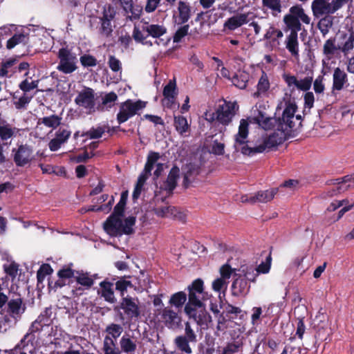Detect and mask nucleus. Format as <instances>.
Listing matches in <instances>:
<instances>
[{
  "mask_svg": "<svg viewBox=\"0 0 354 354\" xmlns=\"http://www.w3.org/2000/svg\"><path fill=\"white\" fill-rule=\"evenodd\" d=\"M293 128L283 127L278 129L264 139L262 144L257 147H249L248 137L249 134V122L248 119H241L238 133L234 135V148L236 151H241L246 156H253L263 153L266 149H270L282 144L290 138L294 137Z\"/></svg>",
  "mask_w": 354,
  "mask_h": 354,
  "instance_id": "obj_1",
  "label": "nucleus"
},
{
  "mask_svg": "<svg viewBox=\"0 0 354 354\" xmlns=\"http://www.w3.org/2000/svg\"><path fill=\"white\" fill-rule=\"evenodd\" d=\"M293 128L283 127L278 129L264 139L262 144L257 147H249L248 137L249 134V122L248 119H241L238 133L234 135V148L236 151H241L246 156H253L263 153L266 149H270L282 144L290 138L294 137Z\"/></svg>",
  "mask_w": 354,
  "mask_h": 354,
  "instance_id": "obj_2",
  "label": "nucleus"
},
{
  "mask_svg": "<svg viewBox=\"0 0 354 354\" xmlns=\"http://www.w3.org/2000/svg\"><path fill=\"white\" fill-rule=\"evenodd\" d=\"M188 301L184 307V313L189 319L195 322L203 330H207L212 324V316L206 310L205 301L210 295L204 290L201 279L194 280L187 287Z\"/></svg>",
  "mask_w": 354,
  "mask_h": 354,
  "instance_id": "obj_3",
  "label": "nucleus"
},
{
  "mask_svg": "<svg viewBox=\"0 0 354 354\" xmlns=\"http://www.w3.org/2000/svg\"><path fill=\"white\" fill-rule=\"evenodd\" d=\"M284 104V109L281 117H267L264 113L259 111L258 115L254 118L256 123H257L262 129L265 130L282 129L283 127L294 128L295 122L293 118L297 110V106L294 98L287 93L283 98V101L277 105V109H280Z\"/></svg>",
  "mask_w": 354,
  "mask_h": 354,
  "instance_id": "obj_4",
  "label": "nucleus"
},
{
  "mask_svg": "<svg viewBox=\"0 0 354 354\" xmlns=\"http://www.w3.org/2000/svg\"><path fill=\"white\" fill-rule=\"evenodd\" d=\"M125 206L126 205L118 202L113 212L104 223V230L111 236L117 237L123 234L130 235L135 232L133 229L136 221L135 216H130L124 221L122 220Z\"/></svg>",
  "mask_w": 354,
  "mask_h": 354,
  "instance_id": "obj_5",
  "label": "nucleus"
},
{
  "mask_svg": "<svg viewBox=\"0 0 354 354\" xmlns=\"http://www.w3.org/2000/svg\"><path fill=\"white\" fill-rule=\"evenodd\" d=\"M239 109V106L236 102L223 100V103L219 104L215 113L210 115V118L207 120L211 122L216 120L222 125L227 126L231 123Z\"/></svg>",
  "mask_w": 354,
  "mask_h": 354,
  "instance_id": "obj_6",
  "label": "nucleus"
},
{
  "mask_svg": "<svg viewBox=\"0 0 354 354\" xmlns=\"http://www.w3.org/2000/svg\"><path fill=\"white\" fill-rule=\"evenodd\" d=\"M117 15L116 9L110 3L103 6L100 15L97 17L99 19L98 33L104 37H110L113 31L112 21L115 20Z\"/></svg>",
  "mask_w": 354,
  "mask_h": 354,
  "instance_id": "obj_7",
  "label": "nucleus"
},
{
  "mask_svg": "<svg viewBox=\"0 0 354 354\" xmlns=\"http://www.w3.org/2000/svg\"><path fill=\"white\" fill-rule=\"evenodd\" d=\"M123 331L122 327L118 324H111L106 327L105 332L109 335L105 336L102 351L103 354H121L120 350L116 346L114 339L120 336Z\"/></svg>",
  "mask_w": 354,
  "mask_h": 354,
  "instance_id": "obj_8",
  "label": "nucleus"
},
{
  "mask_svg": "<svg viewBox=\"0 0 354 354\" xmlns=\"http://www.w3.org/2000/svg\"><path fill=\"white\" fill-rule=\"evenodd\" d=\"M146 106V102L140 100L136 102L132 100H127L120 105V109L117 113V121L119 124L127 122L135 116L140 110Z\"/></svg>",
  "mask_w": 354,
  "mask_h": 354,
  "instance_id": "obj_9",
  "label": "nucleus"
},
{
  "mask_svg": "<svg viewBox=\"0 0 354 354\" xmlns=\"http://www.w3.org/2000/svg\"><path fill=\"white\" fill-rule=\"evenodd\" d=\"M57 57L59 59V64L57 66V69L59 71L64 74H70L77 69V55L72 53L71 50L68 47L59 48Z\"/></svg>",
  "mask_w": 354,
  "mask_h": 354,
  "instance_id": "obj_10",
  "label": "nucleus"
},
{
  "mask_svg": "<svg viewBox=\"0 0 354 354\" xmlns=\"http://www.w3.org/2000/svg\"><path fill=\"white\" fill-rule=\"evenodd\" d=\"M113 310L115 311L122 310L127 318L130 320L136 319L140 316L138 299L129 296L122 298L120 304L114 306Z\"/></svg>",
  "mask_w": 354,
  "mask_h": 354,
  "instance_id": "obj_11",
  "label": "nucleus"
},
{
  "mask_svg": "<svg viewBox=\"0 0 354 354\" xmlns=\"http://www.w3.org/2000/svg\"><path fill=\"white\" fill-rule=\"evenodd\" d=\"M13 160L17 167H24L33 159L32 148L27 144H21L17 149L12 150Z\"/></svg>",
  "mask_w": 354,
  "mask_h": 354,
  "instance_id": "obj_12",
  "label": "nucleus"
},
{
  "mask_svg": "<svg viewBox=\"0 0 354 354\" xmlns=\"http://www.w3.org/2000/svg\"><path fill=\"white\" fill-rule=\"evenodd\" d=\"M26 310V305L21 295L13 293L8 301L6 312L15 319H19Z\"/></svg>",
  "mask_w": 354,
  "mask_h": 354,
  "instance_id": "obj_13",
  "label": "nucleus"
},
{
  "mask_svg": "<svg viewBox=\"0 0 354 354\" xmlns=\"http://www.w3.org/2000/svg\"><path fill=\"white\" fill-rule=\"evenodd\" d=\"M180 313L169 306L165 307L159 314L160 320L169 329L178 328L182 322Z\"/></svg>",
  "mask_w": 354,
  "mask_h": 354,
  "instance_id": "obj_14",
  "label": "nucleus"
},
{
  "mask_svg": "<svg viewBox=\"0 0 354 354\" xmlns=\"http://www.w3.org/2000/svg\"><path fill=\"white\" fill-rule=\"evenodd\" d=\"M234 277L235 279L232 283V295L236 297L246 295L250 288L249 282L243 278L241 274L234 273Z\"/></svg>",
  "mask_w": 354,
  "mask_h": 354,
  "instance_id": "obj_15",
  "label": "nucleus"
},
{
  "mask_svg": "<svg viewBox=\"0 0 354 354\" xmlns=\"http://www.w3.org/2000/svg\"><path fill=\"white\" fill-rule=\"evenodd\" d=\"M75 102L80 106L91 109L95 106L94 92L91 88H86L80 92L76 98Z\"/></svg>",
  "mask_w": 354,
  "mask_h": 354,
  "instance_id": "obj_16",
  "label": "nucleus"
},
{
  "mask_svg": "<svg viewBox=\"0 0 354 354\" xmlns=\"http://www.w3.org/2000/svg\"><path fill=\"white\" fill-rule=\"evenodd\" d=\"M183 170V186L185 189H187L190 185L194 182L195 178L200 174V167L194 164L189 163L187 164Z\"/></svg>",
  "mask_w": 354,
  "mask_h": 354,
  "instance_id": "obj_17",
  "label": "nucleus"
},
{
  "mask_svg": "<svg viewBox=\"0 0 354 354\" xmlns=\"http://www.w3.org/2000/svg\"><path fill=\"white\" fill-rule=\"evenodd\" d=\"M178 17L177 23L178 24H185L191 18L192 15V8L189 3L179 1L178 3Z\"/></svg>",
  "mask_w": 354,
  "mask_h": 354,
  "instance_id": "obj_18",
  "label": "nucleus"
},
{
  "mask_svg": "<svg viewBox=\"0 0 354 354\" xmlns=\"http://www.w3.org/2000/svg\"><path fill=\"white\" fill-rule=\"evenodd\" d=\"M180 176V169L174 165L170 169L167 178L164 183V189L168 193H173L177 186V181Z\"/></svg>",
  "mask_w": 354,
  "mask_h": 354,
  "instance_id": "obj_19",
  "label": "nucleus"
},
{
  "mask_svg": "<svg viewBox=\"0 0 354 354\" xmlns=\"http://www.w3.org/2000/svg\"><path fill=\"white\" fill-rule=\"evenodd\" d=\"M270 87V83L267 73L262 71L261 75L257 85V91L253 93V97L259 98L267 95Z\"/></svg>",
  "mask_w": 354,
  "mask_h": 354,
  "instance_id": "obj_20",
  "label": "nucleus"
},
{
  "mask_svg": "<svg viewBox=\"0 0 354 354\" xmlns=\"http://www.w3.org/2000/svg\"><path fill=\"white\" fill-rule=\"evenodd\" d=\"M52 308L50 307L46 308L38 316L37 319L31 325V332H32V328H35L36 331L39 330V328L37 325H39L41 328L44 326H48L52 323Z\"/></svg>",
  "mask_w": 354,
  "mask_h": 354,
  "instance_id": "obj_21",
  "label": "nucleus"
},
{
  "mask_svg": "<svg viewBox=\"0 0 354 354\" xmlns=\"http://www.w3.org/2000/svg\"><path fill=\"white\" fill-rule=\"evenodd\" d=\"M187 301H188L187 294L183 291H179L171 295L168 303L170 305L169 307L181 312L183 308H184L185 306Z\"/></svg>",
  "mask_w": 354,
  "mask_h": 354,
  "instance_id": "obj_22",
  "label": "nucleus"
},
{
  "mask_svg": "<svg viewBox=\"0 0 354 354\" xmlns=\"http://www.w3.org/2000/svg\"><path fill=\"white\" fill-rule=\"evenodd\" d=\"M278 191L279 188L259 191L252 195V198L250 199L252 204L257 203H268L274 198Z\"/></svg>",
  "mask_w": 354,
  "mask_h": 354,
  "instance_id": "obj_23",
  "label": "nucleus"
},
{
  "mask_svg": "<svg viewBox=\"0 0 354 354\" xmlns=\"http://www.w3.org/2000/svg\"><path fill=\"white\" fill-rule=\"evenodd\" d=\"M347 81V74L345 71L339 67L335 68L333 75V90L341 91Z\"/></svg>",
  "mask_w": 354,
  "mask_h": 354,
  "instance_id": "obj_24",
  "label": "nucleus"
},
{
  "mask_svg": "<svg viewBox=\"0 0 354 354\" xmlns=\"http://www.w3.org/2000/svg\"><path fill=\"white\" fill-rule=\"evenodd\" d=\"M113 286V283L106 279L100 283L101 296L106 301L110 304H115L117 301V299L114 296Z\"/></svg>",
  "mask_w": 354,
  "mask_h": 354,
  "instance_id": "obj_25",
  "label": "nucleus"
},
{
  "mask_svg": "<svg viewBox=\"0 0 354 354\" xmlns=\"http://www.w3.org/2000/svg\"><path fill=\"white\" fill-rule=\"evenodd\" d=\"M248 15L245 13L232 16L225 22L224 27L228 30H234L243 24H246L248 22Z\"/></svg>",
  "mask_w": 354,
  "mask_h": 354,
  "instance_id": "obj_26",
  "label": "nucleus"
},
{
  "mask_svg": "<svg viewBox=\"0 0 354 354\" xmlns=\"http://www.w3.org/2000/svg\"><path fill=\"white\" fill-rule=\"evenodd\" d=\"M126 20L130 21H138L140 19L143 13V7L140 5L134 4L128 6L127 8L122 9Z\"/></svg>",
  "mask_w": 354,
  "mask_h": 354,
  "instance_id": "obj_27",
  "label": "nucleus"
},
{
  "mask_svg": "<svg viewBox=\"0 0 354 354\" xmlns=\"http://www.w3.org/2000/svg\"><path fill=\"white\" fill-rule=\"evenodd\" d=\"M286 48L291 55L295 58L299 56L298 33L290 32L285 41Z\"/></svg>",
  "mask_w": 354,
  "mask_h": 354,
  "instance_id": "obj_28",
  "label": "nucleus"
},
{
  "mask_svg": "<svg viewBox=\"0 0 354 354\" xmlns=\"http://www.w3.org/2000/svg\"><path fill=\"white\" fill-rule=\"evenodd\" d=\"M142 31L147 32V36L153 38H160L167 32V28L164 25L146 23L142 26Z\"/></svg>",
  "mask_w": 354,
  "mask_h": 354,
  "instance_id": "obj_29",
  "label": "nucleus"
},
{
  "mask_svg": "<svg viewBox=\"0 0 354 354\" xmlns=\"http://www.w3.org/2000/svg\"><path fill=\"white\" fill-rule=\"evenodd\" d=\"M176 91V84L175 80H169L168 84L165 86L162 91L165 100L167 101L166 106L167 107H171L174 103L176 95H177Z\"/></svg>",
  "mask_w": 354,
  "mask_h": 354,
  "instance_id": "obj_30",
  "label": "nucleus"
},
{
  "mask_svg": "<svg viewBox=\"0 0 354 354\" xmlns=\"http://www.w3.org/2000/svg\"><path fill=\"white\" fill-rule=\"evenodd\" d=\"M250 75L245 71H238L232 76L231 81L236 87L245 89L250 80Z\"/></svg>",
  "mask_w": 354,
  "mask_h": 354,
  "instance_id": "obj_31",
  "label": "nucleus"
},
{
  "mask_svg": "<svg viewBox=\"0 0 354 354\" xmlns=\"http://www.w3.org/2000/svg\"><path fill=\"white\" fill-rule=\"evenodd\" d=\"M29 39L28 33H15L7 41L6 48L12 49L18 44L26 46L29 43Z\"/></svg>",
  "mask_w": 354,
  "mask_h": 354,
  "instance_id": "obj_32",
  "label": "nucleus"
},
{
  "mask_svg": "<svg viewBox=\"0 0 354 354\" xmlns=\"http://www.w3.org/2000/svg\"><path fill=\"white\" fill-rule=\"evenodd\" d=\"M120 345L121 351L128 353L133 354L137 348V345L135 341H133L129 335H123L120 340Z\"/></svg>",
  "mask_w": 354,
  "mask_h": 354,
  "instance_id": "obj_33",
  "label": "nucleus"
},
{
  "mask_svg": "<svg viewBox=\"0 0 354 354\" xmlns=\"http://www.w3.org/2000/svg\"><path fill=\"white\" fill-rule=\"evenodd\" d=\"M301 19H297L292 15H286L283 17V22L290 32L298 33L301 30Z\"/></svg>",
  "mask_w": 354,
  "mask_h": 354,
  "instance_id": "obj_34",
  "label": "nucleus"
},
{
  "mask_svg": "<svg viewBox=\"0 0 354 354\" xmlns=\"http://www.w3.org/2000/svg\"><path fill=\"white\" fill-rule=\"evenodd\" d=\"M189 342H191V341L184 335H178L174 340L176 347L179 351L185 353L186 354H191L192 352V348L189 346Z\"/></svg>",
  "mask_w": 354,
  "mask_h": 354,
  "instance_id": "obj_35",
  "label": "nucleus"
},
{
  "mask_svg": "<svg viewBox=\"0 0 354 354\" xmlns=\"http://www.w3.org/2000/svg\"><path fill=\"white\" fill-rule=\"evenodd\" d=\"M289 12L290 13L288 14V15H292L293 17L301 19V21L306 24H310V18L305 13L301 6H293L290 8Z\"/></svg>",
  "mask_w": 354,
  "mask_h": 354,
  "instance_id": "obj_36",
  "label": "nucleus"
},
{
  "mask_svg": "<svg viewBox=\"0 0 354 354\" xmlns=\"http://www.w3.org/2000/svg\"><path fill=\"white\" fill-rule=\"evenodd\" d=\"M62 118L57 115H51L48 117L39 118L37 124H43L48 128L56 129L61 124Z\"/></svg>",
  "mask_w": 354,
  "mask_h": 354,
  "instance_id": "obj_37",
  "label": "nucleus"
},
{
  "mask_svg": "<svg viewBox=\"0 0 354 354\" xmlns=\"http://www.w3.org/2000/svg\"><path fill=\"white\" fill-rule=\"evenodd\" d=\"M338 50V48L335 45V38H330L327 39L323 47V53L328 60L331 59Z\"/></svg>",
  "mask_w": 354,
  "mask_h": 354,
  "instance_id": "obj_38",
  "label": "nucleus"
},
{
  "mask_svg": "<svg viewBox=\"0 0 354 354\" xmlns=\"http://www.w3.org/2000/svg\"><path fill=\"white\" fill-rule=\"evenodd\" d=\"M174 127L180 136H183L189 130V125L186 118L182 115L174 116Z\"/></svg>",
  "mask_w": 354,
  "mask_h": 354,
  "instance_id": "obj_39",
  "label": "nucleus"
},
{
  "mask_svg": "<svg viewBox=\"0 0 354 354\" xmlns=\"http://www.w3.org/2000/svg\"><path fill=\"white\" fill-rule=\"evenodd\" d=\"M239 274H241L243 278L247 279V281L255 282L256 278L259 276L256 268L253 266H241L239 269Z\"/></svg>",
  "mask_w": 354,
  "mask_h": 354,
  "instance_id": "obj_40",
  "label": "nucleus"
},
{
  "mask_svg": "<svg viewBox=\"0 0 354 354\" xmlns=\"http://www.w3.org/2000/svg\"><path fill=\"white\" fill-rule=\"evenodd\" d=\"M262 5L272 11L274 16H277L282 11L281 0H262Z\"/></svg>",
  "mask_w": 354,
  "mask_h": 354,
  "instance_id": "obj_41",
  "label": "nucleus"
},
{
  "mask_svg": "<svg viewBox=\"0 0 354 354\" xmlns=\"http://www.w3.org/2000/svg\"><path fill=\"white\" fill-rule=\"evenodd\" d=\"M106 127H91L88 131L84 132L82 136H86L90 139H98L102 138V135L106 132Z\"/></svg>",
  "mask_w": 354,
  "mask_h": 354,
  "instance_id": "obj_42",
  "label": "nucleus"
},
{
  "mask_svg": "<svg viewBox=\"0 0 354 354\" xmlns=\"http://www.w3.org/2000/svg\"><path fill=\"white\" fill-rule=\"evenodd\" d=\"M19 266L15 261H12L9 264H3V268L5 273L8 276L12 281H14L18 274Z\"/></svg>",
  "mask_w": 354,
  "mask_h": 354,
  "instance_id": "obj_43",
  "label": "nucleus"
},
{
  "mask_svg": "<svg viewBox=\"0 0 354 354\" xmlns=\"http://www.w3.org/2000/svg\"><path fill=\"white\" fill-rule=\"evenodd\" d=\"M78 275L75 277V281L77 283L80 284L82 286L86 287L87 289L92 287L94 283V280L93 278L89 277L87 272H78Z\"/></svg>",
  "mask_w": 354,
  "mask_h": 354,
  "instance_id": "obj_44",
  "label": "nucleus"
},
{
  "mask_svg": "<svg viewBox=\"0 0 354 354\" xmlns=\"http://www.w3.org/2000/svg\"><path fill=\"white\" fill-rule=\"evenodd\" d=\"M52 267L48 263L42 264L37 272V279L38 283H42L47 275L53 273Z\"/></svg>",
  "mask_w": 354,
  "mask_h": 354,
  "instance_id": "obj_45",
  "label": "nucleus"
},
{
  "mask_svg": "<svg viewBox=\"0 0 354 354\" xmlns=\"http://www.w3.org/2000/svg\"><path fill=\"white\" fill-rule=\"evenodd\" d=\"M80 62L84 68L93 67L97 64V59L93 55L89 54H84L80 56Z\"/></svg>",
  "mask_w": 354,
  "mask_h": 354,
  "instance_id": "obj_46",
  "label": "nucleus"
},
{
  "mask_svg": "<svg viewBox=\"0 0 354 354\" xmlns=\"http://www.w3.org/2000/svg\"><path fill=\"white\" fill-rule=\"evenodd\" d=\"M15 128H12L9 124L0 125V138L5 141L11 138L15 135Z\"/></svg>",
  "mask_w": 354,
  "mask_h": 354,
  "instance_id": "obj_47",
  "label": "nucleus"
},
{
  "mask_svg": "<svg viewBox=\"0 0 354 354\" xmlns=\"http://www.w3.org/2000/svg\"><path fill=\"white\" fill-rule=\"evenodd\" d=\"M32 96H28L26 93H24L17 101H14L15 107L18 109H25L27 105L30 102Z\"/></svg>",
  "mask_w": 354,
  "mask_h": 354,
  "instance_id": "obj_48",
  "label": "nucleus"
},
{
  "mask_svg": "<svg viewBox=\"0 0 354 354\" xmlns=\"http://www.w3.org/2000/svg\"><path fill=\"white\" fill-rule=\"evenodd\" d=\"M132 283L130 281L125 280L124 279H120L117 281L115 283V290L120 292V296L122 298L125 297L124 293L127 290L128 287H131Z\"/></svg>",
  "mask_w": 354,
  "mask_h": 354,
  "instance_id": "obj_49",
  "label": "nucleus"
},
{
  "mask_svg": "<svg viewBox=\"0 0 354 354\" xmlns=\"http://www.w3.org/2000/svg\"><path fill=\"white\" fill-rule=\"evenodd\" d=\"M189 29V24H184L180 26L174 33L173 36V41L174 43H178L181 39L188 34Z\"/></svg>",
  "mask_w": 354,
  "mask_h": 354,
  "instance_id": "obj_50",
  "label": "nucleus"
},
{
  "mask_svg": "<svg viewBox=\"0 0 354 354\" xmlns=\"http://www.w3.org/2000/svg\"><path fill=\"white\" fill-rule=\"evenodd\" d=\"M108 65L113 72L122 71V63L119 59L114 55H109L108 60Z\"/></svg>",
  "mask_w": 354,
  "mask_h": 354,
  "instance_id": "obj_51",
  "label": "nucleus"
},
{
  "mask_svg": "<svg viewBox=\"0 0 354 354\" xmlns=\"http://www.w3.org/2000/svg\"><path fill=\"white\" fill-rule=\"evenodd\" d=\"M38 86V81H32L29 82L28 79H25L23 80L19 85V88L24 91V93H26L27 92H29L36 88H37Z\"/></svg>",
  "mask_w": 354,
  "mask_h": 354,
  "instance_id": "obj_52",
  "label": "nucleus"
},
{
  "mask_svg": "<svg viewBox=\"0 0 354 354\" xmlns=\"http://www.w3.org/2000/svg\"><path fill=\"white\" fill-rule=\"evenodd\" d=\"M252 310L251 323L252 325L259 324L262 317L263 309L261 307H253Z\"/></svg>",
  "mask_w": 354,
  "mask_h": 354,
  "instance_id": "obj_53",
  "label": "nucleus"
},
{
  "mask_svg": "<svg viewBox=\"0 0 354 354\" xmlns=\"http://www.w3.org/2000/svg\"><path fill=\"white\" fill-rule=\"evenodd\" d=\"M328 185H333L334 187L328 191V195L333 196L338 194L346 192L348 189V185H342L341 183L339 184H327Z\"/></svg>",
  "mask_w": 354,
  "mask_h": 354,
  "instance_id": "obj_54",
  "label": "nucleus"
},
{
  "mask_svg": "<svg viewBox=\"0 0 354 354\" xmlns=\"http://www.w3.org/2000/svg\"><path fill=\"white\" fill-rule=\"evenodd\" d=\"M312 83L313 77H306L304 79L299 81L296 87L301 91H307L310 88Z\"/></svg>",
  "mask_w": 354,
  "mask_h": 354,
  "instance_id": "obj_55",
  "label": "nucleus"
},
{
  "mask_svg": "<svg viewBox=\"0 0 354 354\" xmlns=\"http://www.w3.org/2000/svg\"><path fill=\"white\" fill-rule=\"evenodd\" d=\"M241 345V344L238 342L229 343L223 348L221 354H234L238 353Z\"/></svg>",
  "mask_w": 354,
  "mask_h": 354,
  "instance_id": "obj_56",
  "label": "nucleus"
},
{
  "mask_svg": "<svg viewBox=\"0 0 354 354\" xmlns=\"http://www.w3.org/2000/svg\"><path fill=\"white\" fill-rule=\"evenodd\" d=\"M234 270H235L232 269L228 263L223 265L219 270L221 278L225 280L230 279Z\"/></svg>",
  "mask_w": 354,
  "mask_h": 354,
  "instance_id": "obj_57",
  "label": "nucleus"
},
{
  "mask_svg": "<svg viewBox=\"0 0 354 354\" xmlns=\"http://www.w3.org/2000/svg\"><path fill=\"white\" fill-rule=\"evenodd\" d=\"M224 152V143L220 142L217 140H214L212 145V153L217 156H221L223 155Z\"/></svg>",
  "mask_w": 354,
  "mask_h": 354,
  "instance_id": "obj_58",
  "label": "nucleus"
},
{
  "mask_svg": "<svg viewBox=\"0 0 354 354\" xmlns=\"http://www.w3.org/2000/svg\"><path fill=\"white\" fill-rule=\"evenodd\" d=\"M75 270L68 267H64L57 272L59 278L71 279L74 277Z\"/></svg>",
  "mask_w": 354,
  "mask_h": 354,
  "instance_id": "obj_59",
  "label": "nucleus"
},
{
  "mask_svg": "<svg viewBox=\"0 0 354 354\" xmlns=\"http://www.w3.org/2000/svg\"><path fill=\"white\" fill-rule=\"evenodd\" d=\"M160 1L161 0H147L145 6V11L147 13H151L154 12L160 6Z\"/></svg>",
  "mask_w": 354,
  "mask_h": 354,
  "instance_id": "obj_60",
  "label": "nucleus"
},
{
  "mask_svg": "<svg viewBox=\"0 0 354 354\" xmlns=\"http://www.w3.org/2000/svg\"><path fill=\"white\" fill-rule=\"evenodd\" d=\"M324 77L319 75L313 82V89L316 93H322L325 89L323 84Z\"/></svg>",
  "mask_w": 354,
  "mask_h": 354,
  "instance_id": "obj_61",
  "label": "nucleus"
},
{
  "mask_svg": "<svg viewBox=\"0 0 354 354\" xmlns=\"http://www.w3.org/2000/svg\"><path fill=\"white\" fill-rule=\"evenodd\" d=\"M185 337H187V339H189L191 342H197V336L196 333H194V330L192 328L191 325L189 322H187L185 323Z\"/></svg>",
  "mask_w": 354,
  "mask_h": 354,
  "instance_id": "obj_62",
  "label": "nucleus"
},
{
  "mask_svg": "<svg viewBox=\"0 0 354 354\" xmlns=\"http://www.w3.org/2000/svg\"><path fill=\"white\" fill-rule=\"evenodd\" d=\"M71 131L65 129L59 128L56 132L55 137L62 141L63 143L66 142L71 136Z\"/></svg>",
  "mask_w": 354,
  "mask_h": 354,
  "instance_id": "obj_63",
  "label": "nucleus"
},
{
  "mask_svg": "<svg viewBox=\"0 0 354 354\" xmlns=\"http://www.w3.org/2000/svg\"><path fill=\"white\" fill-rule=\"evenodd\" d=\"M132 37L136 42L144 44V41L148 36H145L139 28L135 25L133 30Z\"/></svg>",
  "mask_w": 354,
  "mask_h": 354,
  "instance_id": "obj_64",
  "label": "nucleus"
}]
</instances>
